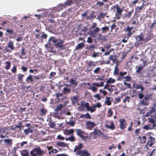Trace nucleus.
I'll return each instance as SVG.
<instances>
[{
  "instance_id": "f257e3e1",
  "label": "nucleus",
  "mask_w": 156,
  "mask_h": 156,
  "mask_svg": "<svg viewBox=\"0 0 156 156\" xmlns=\"http://www.w3.org/2000/svg\"><path fill=\"white\" fill-rule=\"evenodd\" d=\"M44 154V151L43 150H41V148L39 147L34 149L30 152L31 155L33 156H41Z\"/></svg>"
},
{
  "instance_id": "f03ea898",
  "label": "nucleus",
  "mask_w": 156,
  "mask_h": 156,
  "mask_svg": "<svg viewBox=\"0 0 156 156\" xmlns=\"http://www.w3.org/2000/svg\"><path fill=\"white\" fill-rule=\"evenodd\" d=\"M115 8H116L117 10V12L115 14L116 18L117 19L119 20L122 16V10L119 8L118 5L115 6Z\"/></svg>"
},
{
  "instance_id": "7ed1b4c3",
  "label": "nucleus",
  "mask_w": 156,
  "mask_h": 156,
  "mask_svg": "<svg viewBox=\"0 0 156 156\" xmlns=\"http://www.w3.org/2000/svg\"><path fill=\"white\" fill-rule=\"evenodd\" d=\"M133 29V27L127 26L124 30L125 32L127 33V36L128 37H130L134 32V31H132Z\"/></svg>"
},
{
  "instance_id": "20e7f679",
  "label": "nucleus",
  "mask_w": 156,
  "mask_h": 156,
  "mask_svg": "<svg viewBox=\"0 0 156 156\" xmlns=\"http://www.w3.org/2000/svg\"><path fill=\"white\" fill-rule=\"evenodd\" d=\"M77 135L79 136H88V134L82 131L81 129H76L75 130Z\"/></svg>"
},
{
  "instance_id": "39448f33",
  "label": "nucleus",
  "mask_w": 156,
  "mask_h": 156,
  "mask_svg": "<svg viewBox=\"0 0 156 156\" xmlns=\"http://www.w3.org/2000/svg\"><path fill=\"white\" fill-rule=\"evenodd\" d=\"M64 41L61 39H57L55 45L58 48H61L63 49H64V47L63 46V43Z\"/></svg>"
},
{
  "instance_id": "423d86ee",
  "label": "nucleus",
  "mask_w": 156,
  "mask_h": 156,
  "mask_svg": "<svg viewBox=\"0 0 156 156\" xmlns=\"http://www.w3.org/2000/svg\"><path fill=\"white\" fill-rule=\"evenodd\" d=\"M76 154H78L80 156H90V154L86 150H78L76 153Z\"/></svg>"
},
{
  "instance_id": "0eeeda50",
  "label": "nucleus",
  "mask_w": 156,
  "mask_h": 156,
  "mask_svg": "<svg viewBox=\"0 0 156 156\" xmlns=\"http://www.w3.org/2000/svg\"><path fill=\"white\" fill-rule=\"evenodd\" d=\"M7 47L11 49L10 50L6 47L5 49V50L6 52H10L11 51V50L13 51L14 50V47L13 45V43L11 41L8 42L7 44Z\"/></svg>"
},
{
  "instance_id": "6e6552de",
  "label": "nucleus",
  "mask_w": 156,
  "mask_h": 156,
  "mask_svg": "<svg viewBox=\"0 0 156 156\" xmlns=\"http://www.w3.org/2000/svg\"><path fill=\"white\" fill-rule=\"evenodd\" d=\"M106 123L105 125V126L108 128L113 130L115 129V126L114 125L113 122L111 121H106Z\"/></svg>"
},
{
  "instance_id": "1a4fd4ad",
  "label": "nucleus",
  "mask_w": 156,
  "mask_h": 156,
  "mask_svg": "<svg viewBox=\"0 0 156 156\" xmlns=\"http://www.w3.org/2000/svg\"><path fill=\"white\" fill-rule=\"evenodd\" d=\"M149 96H146L144 99L140 101V103L144 106L148 105L150 102Z\"/></svg>"
},
{
  "instance_id": "9d476101",
  "label": "nucleus",
  "mask_w": 156,
  "mask_h": 156,
  "mask_svg": "<svg viewBox=\"0 0 156 156\" xmlns=\"http://www.w3.org/2000/svg\"><path fill=\"white\" fill-rule=\"evenodd\" d=\"M96 124L94 122L90 121H87L86 122V126L87 128L89 129H91L93 128Z\"/></svg>"
},
{
  "instance_id": "9b49d317",
  "label": "nucleus",
  "mask_w": 156,
  "mask_h": 156,
  "mask_svg": "<svg viewBox=\"0 0 156 156\" xmlns=\"http://www.w3.org/2000/svg\"><path fill=\"white\" fill-rule=\"evenodd\" d=\"M120 122V127L121 129H124L126 128V122L125 119H121L119 120Z\"/></svg>"
},
{
  "instance_id": "f8f14e48",
  "label": "nucleus",
  "mask_w": 156,
  "mask_h": 156,
  "mask_svg": "<svg viewBox=\"0 0 156 156\" xmlns=\"http://www.w3.org/2000/svg\"><path fill=\"white\" fill-rule=\"evenodd\" d=\"M9 130L8 129L5 128L0 129V136H5L8 134Z\"/></svg>"
},
{
  "instance_id": "ddd939ff",
  "label": "nucleus",
  "mask_w": 156,
  "mask_h": 156,
  "mask_svg": "<svg viewBox=\"0 0 156 156\" xmlns=\"http://www.w3.org/2000/svg\"><path fill=\"white\" fill-rule=\"evenodd\" d=\"M147 62V61L146 60L143 61V64L141 66H140L136 70V72L137 73H140L141 72V71L143 69V68L146 66Z\"/></svg>"
},
{
  "instance_id": "4468645a",
  "label": "nucleus",
  "mask_w": 156,
  "mask_h": 156,
  "mask_svg": "<svg viewBox=\"0 0 156 156\" xmlns=\"http://www.w3.org/2000/svg\"><path fill=\"white\" fill-rule=\"evenodd\" d=\"M69 82L70 83V86H73V87H75L78 85L77 82L73 78L70 79Z\"/></svg>"
},
{
  "instance_id": "2eb2a0df",
  "label": "nucleus",
  "mask_w": 156,
  "mask_h": 156,
  "mask_svg": "<svg viewBox=\"0 0 156 156\" xmlns=\"http://www.w3.org/2000/svg\"><path fill=\"white\" fill-rule=\"evenodd\" d=\"M97 64L96 62H94L93 61H89L87 63V69L91 67L92 66H95Z\"/></svg>"
},
{
  "instance_id": "dca6fc26",
  "label": "nucleus",
  "mask_w": 156,
  "mask_h": 156,
  "mask_svg": "<svg viewBox=\"0 0 156 156\" xmlns=\"http://www.w3.org/2000/svg\"><path fill=\"white\" fill-rule=\"evenodd\" d=\"M33 131V128L32 127H28L27 129H24L23 132L25 135H28L29 133H31Z\"/></svg>"
},
{
  "instance_id": "f3484780",
  "label": "nucleus",
  "mask_w": 156,
  "mask_h": 156,
  "mask_svg": "<svg viewBox=\"0 0 156 156\" xmlns=\"http://www.w3.org/2000/svg\"><path fill=\"white\" fill-rule=\"evenodd\" d=\"M74 132V130L73 129H71L70 130L66 129L64 130V133L65 135H67L73 134Z\"/></svg>"
},
{
  "instance_id": "a211bd4d",
  "label": "nucleus",
  "mask_w": 156,
  "mask_h": 156,
  "mask_svg": "<svg viewBox=\"0 0 156 156\" xmlns=\"http://www.w3.org/2000/svg\"><path fill=\"white\" fill-rule=\"evenodd\" d=\"M96 110V108L94 106V105L93 106L90 107L89 105H88V107L87 108V111H90L91 112H94Z\"/></svg>"
},
{
  "instance_id": "6ab92c4d",
  "label": "nucleus",
  "mask_w": 156,
  "mask_h": 156,
  "mask_svg": "<svg viewBox=\"0 0 156 156\" xmlns=\"http://www.w3.org/2000/svg\"><path fill=\"white\" fill-rule=\"evenodd\" d=\"M4 142L8 146H11L12 144V140L11 139H5Z\"/></svg>"
},
{
  "instance_id": "aec40b11",
  "label": "nucleus",
  "mask_w": 156,
  "mask_h": 156,
  "mask_svg": "<svg viewBox=\"0 0 156 156\" xmlns=\"http://www.w3.org/2000/svg\"><path fill=\"white\" fill-rule=\"evenodd\" d=\"M22 123L21 122H19L18 125H16L15 126L14 128H12V129H16L19 128V130L20 131H21L22 130Z\"/></svg>"
},
{
  "instance_id": "412c9836",
  "label": "nucleus",
  "mask_w": 156,
  "mask_h": 156,
  "mask_svg": "<svg viewBox=\"0 0 156 156\" xmlns=\"http://www.w3.org/2000/svg\"><path fill=\"white\" fill-rule=\"evenodd\" d=\"M56 144L58 146L62 147H67L68 144H66L62 142H57Z\"/></svg>"
},
{
  "instance_id": "4be33fe9",
  "label": "nucleus",
  "mask_w": 156,
  "mask_h": 156,
  "mask_svg": "<svg viewBox=\"0 0 156 156\" xmlns=\"http://www.w3.org/2000/svg\"><path fill=\"white\" fill-rule=\"evenodd\" d=\"M83 146V145L80 143L77 146H76L74 148V152H77V150H80V149H81Z\"/></svg>"
},
{
  "instance_id": "5701e85b",
  "label": "nucleus",
  "mask_w": 156,
  "mask_h": 156,
  "mask_svg": "<svg viewBox=\"0 0 156 156\" xmlns=\"http://www.w3.org/2000/svg\"><path fill=\"white\" fill-rule=\"evenodd\" d=\"M47 112V110L45 109V108H42L40 109L39 113L41 115H44L46 114Z\"/></svg>"
},
{
  "instance_id": "b1692460",
  "label": "nucleus",
  "mask_w": 156,
  "mask_h": 156,
  "mask_svg": "<svg viewBox=\"0 0 156 156\" xmlns=\"http://www.w3.org/2000/svg\"><path fill=\"white\" fill-rule=\"evenodd\" d=\"M84 47V44L83 43H80L78 44L76 47V49L78 50L79 49H82Z\"/></svg>"
},
{
  "instance_id": "393cba45",
  "label": "nucleus",
  "mask_w": 156,
  "mask_h": 156,
  "mask_svg": "<svg viewBox=\"0 0 156 156\" xmlns=\"http://www.w3.org/2000/svg\"><path fill=\"white\" fill-rule=\"evenodd\" d=\"M81 140L84 141L86 143H88L91 141L90 137H81Z\"/></svg>"
},
{
  "instance_id": "a878e982",
  "label": "nucleus",
  "mask_w": 156,
  "mask_h": 156,
  "mask_svg": "<svg viewBox=\"0 0 156 156\" xmlns=\"http://www.w3.org/2000/svg\"><path fill=\"white\" fill-rule=\"evenodd\" d=\"M89 104L88 103H84L83 101L81 102L80 105L84 108H86V110L87 111V108L88 107Z\"/></svg>"
},
{
  "instance_id": "bb28decb",
  "label": "nucleus",
  "mask_w": 156,
  "mask_h": 156,
  "mask_svg": "<svg viewBox=\"0 0 156 156\" xmlns=\"http://www.w3.org/2000/svg\"><path fill=\"white\" fill-rule=\"evenodd\" d=\"M5 64L6 66H5V69L8 70L10 68L11 63L9 61H6L5 62Z\"/></svg>"
},
{
  "instance_id": "cd10ccee",
  "label": "nucleus",
  "mask_w": 156,
  "mask_h": 156,
  "mask_svg": "<svg viewBox=\"0 0 156 156\" xmlns=\"http://www.w3.org/2000/svg\"><path fill=\"white\" fill-rule=\"evenodd\" d=\"M63 92L64 94H67L70 92V89L69 88H67L66 87L63 88Z\"/></svg>"
},
{
  "instance_id": "c85d7f7f",
  "label": "nucleus",
  "mask_w": 156,
  "mask_h": 156,
  "mask_svg": "<svg viewBox=\"0 0 156 156\" xmlns=\"http://www.w3.org/2000/svg\"><path fill=\"white\" fill-rule=\"evenodd\" d=\"M106 101H105V103L107 105H110L112 104V102L110 101V98L108 97H106Z\"/></svg>"
},
{
  "instance_id": "c756f323",
  "label": "nucleus",
  "mask_w": 156,
  "mask_h": 156,
  "mask_svg": "<svg viewBox=\"0 0 156 156\" xmlns=\"http://www.w3.org/2000/svg\"><path fill=\"white\" fill-rule=\"evenodd\" d=\"M93 85L98 87H102L104 86V82H101L100 84H98L96 82H94L92 83Z\"/></svg>"
},
{
  "instance_id": "7c9ffc66",
  "label": "nucleus",
  "mask_w": 156,
  "mask_h": 156,
  "mask_svg": "<svg viewBox=\"0 0 156 156\" xmlns=\"http://www.w3.org/2000/svg\"><path fill=\"white\" fill-rule=\"evenodd\" d=\"M107 14V13L106 12L105 13H103L101 12L99 13L98 17L99 19L103 18L106 16Z\"/></svg>"
},
{
  "instance_id": "2f4dec72",
  "label": "nucleus",
  "mask_w": 156,
  "mask_h": 156,
  "mask_svg": "<svg viewBox=\"0 0 156 156\" xmlns=\"http://www.w3.org/2000/svg\"><path fill=\"white\" fill-rule=\"evenodd\" d=\"M89 11L87 10L84 13L82 14L81 15L82 17H84L86 19H90L91 17L87 16V12H88Z\"/></svg>"
},
{
  "instance_id": "473e14b6",
  "label": "nucleus",
  "mask_w": 156,
  "mask_h": 156,
  "mask_svg": "<svg viewBox=\"0 0 156 156\" xmlns=\"http://www.w3.org/2000/svg\"><path fill=\"white\" fill-rule=\"evenodd\" d=\"M115 81V79H113L112 78L110 77L106 81V83H114Z\"/></svg>"
},
{
  "instance_id": "72a5a7b5",
  "label": "nucleus",
  "mask_w": 156,
  "mask_h": 156,
  "mask_svg": "<svg viewBox=\"0 0 156 156\" xmlns=\"http://www.w3.org/2000/svg\"><path fill=\"white\" fill-rule=\"evenodd\" d=\"M136 40L138 41H143L144 40L143 35L142 34V35H139L136 37Z\"/></svg>"
},
{
  "instance_id": "f704fd0d",
  "label": "nucleus",
  "mask_w": 156,
  "mask_h": 156,
  "mask_svg": "<svg viewBox=\"0 0 156 156\" xmlns=\"http://www.w3.org/2000/svg\"><path fill=\"white\" fill-rule=\"evenodd\" d=\"M113 112L112 111L111 108H109L107 112V116L108 117H111L112 115Z\"/></svg>"
},
{
  "instance_id": "c9c22d12",
  "label": "nucleus",
  "mask_w": 156,
  "mask_h": 156,
  "mask_svg": "<svg viewBox=\"0 0 156 156\" xmlns=\"http://www.w3.org/2000/svg\"><path fill=\"white\" fill-rule=\"evenodd\" d=\"M122 79H125V80H124V82L125 81L126 82H130L131 80V78L130 77V76H124L123 77Z\"/></svg>"
},
{
  "instance_id": "e433bc0d",
  "label": "nucleus",
  "mask_w": 156,
  "mask_h": 156,
  "mask_svg": "<svg viewBox=\"0 0 156 156\" xmlns=\"http://www.w3.org/2000/svg\"><path fill=\"white\" fill-rule=\"evenodd\" d=\"M26 81H30L31 82H33L34 81L32 78V76L30 74L27 78L26 80Z\"/></svg>"
},
{
  "instance_id": "4c0bfd02",
  "label": "nucleus",
  "mask_w": 156,
  "mask_h": 156,
  "mask_svg": "<svg viewBox=\"0 0 156 156\" xmlns=\"http://www.w3.org/2000/svg\"><path fill=\"white\" fill-rule=\"evenodd\" d=\"M114 75H118L119 74V70L117 66H115V69L114 71Z\"/></svg>"
},
{
  "instance_id": "58836bf2",
  "label": "nucleus",
  "mask_w": 156,
  "mask_h": 156,
  "mask_svg": "<svg viewBox=\"0 0 156 156\" xmlns=\"http://www.w3.org/2000/svg\"><path fill=\"white\" fill-rule=\"evenodd\" d=\"M24 75L23 74H21L19 73L18 75L17 79L19 81H22L23 78L24 76Z\"/></svg>"
},
{
  "instance_id": "ea45409f",
  "label": "nucleus",
  "mask_w": 156,
  "mask_h": 156,
  "mask_svg": "<svg viewBox=\"0 0 156 156\" xmlns=\"http://www.w3.org/2000/svg\"><path fill=\"white\" fill-rule=\"evenodd\" d=\"M72 102L74 103H77L78 101V97L76 96H73L72 100Z\"/></svg>"
},
{
  "instance_id": "a19ab883",
  "label": "nucleus",
  "mask_w": 156,
  "mask_h": 156,
  "mask_svg": "<svg viewBox=\"0 0 156 156\" xmlns=\"http://www.w3.org/2000/svg\"><path fill=\"white\" fill-rule=\"evenodd\" d=\"M62 104L58 105L56 108V112H58L61 111L62 110Z\"/></svg>"
},
{
  "instance_id": "79ce46f5",
  "label": "nucleus",
  "mask_w": 156,
  "mask_h": 156,
  "mask_svg": "<svg viewBox=\"0 0 156 156\" xmlns=\"http://www.w3.org/2000/svg\"><path fill=\"white\" fill-rule=\"evenodd\" d=\"M21 154L22 156H28V152L27 150L23 151L21 152Z\"/></svg>"
},
{
  "instance_id": "37998d69",
  "label": "nucleus",
  "mask_w": 156,
  "mask_h": 156,
  "mask_svg": "<svg viewBox=\"0 0 156 156\" xmlns=\"http://www.w3.org/2000/svg\"><path fill=\"white\" fill-rule=\"evenodd\" d=\"M6 32L8 34L12 35L13 33V30L12 29L10 30L9 29H7Z\"/></svg>"
},
{
  "instance_id": "c03bdc74",
  "label": "nucleus",
  "mask_w": 156,
  "mask_h": 156,
  "mask_svg": "<svg viewBox=\"0 0 156 156\" xmlns=\"http://www.w3.org/2000/svg\"><path fill=\"white\" fill-rule=\"evenodd\" d=\"M75 122L73 121H72L70 120L69 122H66V124L69 125L71 126H74L75 124Z\"/></svg>"
},
{
  "instance_id": "a18cd8bd",
  "label": "nucleus",
  "mask_w": 156,
  "mask_h": 156,
  "mask_svg": "<svg viewBox=\"0 0 156 156\" xmlns=\"http://www.w3.org/2000/svg\"><path fill=\"white\" fill-rule=\"evenodd\" d=\"M131 15V11L129 12L128 14L125 13L124 14V17L130 18Z\"/></svg>"
},
{
  "instance_id": "49530a36",
  "label": "nucleus",
  "mask_w": 156,
  "mask_h": 156,
  "mask_svg": "<svg viewBox=\"0 0 156 156\" xmlns=\"http://www.w3.org/2000/svg\"><path fill=\"white\" fill-rule=\"evenodd\" d=\"M101 71V68L99 67H97L94 70V73L95 74H98Z\"/></svg>"
},
{
  "instance_id": "de8ad7c7",
  "label": "nucleus",
  "mask_w": 156,
  "mask_h": 156,
  "mask_svg": "<svg viewBox=\"0 0 156 156\" xmlns=\"http://www.w3.org/2000/svg\"><path fill=\"white\" fill-rule=\"evenodd\" d=\"M57 39H56L54 37H52L50 38L49 41H52L53 43L55 44Z\"/></svg>"
},
{
  "instance_id": "09e8293b",
  "label": "nucleus",
  "mask_w": 156,
  "mask_h": 156,
  "mask_svg": "<svg viewBox=\"0 0 156 156\" xmlns=\"http://www.w3.org/2000/svg\"><path fill=\"white\" fill-rule=\"evenodd\" d=\"M95 45L94 44L90 45L87 48V49L94 51V49L95 48Z\"/></svg>"
},
{
  "instance_id": "8fccbe9b",
  "label": "nucleus",
  "mask_w": 156,
  "mask_h": 156,
  "mask_svg": "<svg viewBox=\"0 0 156 156\" xmlns=\"http://www.w3.org/2000/svg\"><path fill=\"white\" fill-rule=\"evenodd\" d=\"M100 30V29L98 27H96V28L94 30H91V32H92L94 33L95 34H96L97 33H98V32H99Z\"/></svg>"
},
{
  "instance_id": "3c124183",
  "label": "nucleus",
  "mask_w": 156,
  "mask_h": 156,
  "mask_svg": "<svg viewBox=\"0 0 156 156\" xmlns=\"http://www.w3.org/2000/svg\"><path fill=\"white\" fill-rule=\"evenodd\" d=\"M109 29V27L107 26H105L101 28V30L103 32H104L105 31H108Z\"/></svg>"
},
{
  "instance_id": "603ef678",
  "label": "nucleus",
  "mask_w": 156,
  "mask_h": 156,
  "mask_svg": "<svg viewBox=\"0 0 156 156\" xmlns=\"http://www.w3.org/2000/svg\"><path fill=\"white\" fill-rule=\"evenodd\" d=\"M88 89H91L92 91L94 92H95L97 90V88L94 87H88Z\"/></svg>"
},
{
  "instance_id": "864d4df0",
  "label": "nucleus",
  "mask_w": 156,
  "mask_h": 156,
  "mask_svg": "<svg viewBox=\"0 0 156 156\" xmlns=\"http://www.w3.org/2000/svg\"><path fill=\"white\" fill-rule=\"evenodd\" d=\"M49 125L50 127L51 128H53L55 126V123L54 122L50 121L49 123Z\"/></svg>"
},
{
  "instance_id": "5fc2aeb1",
  "label": "nucleus",
  "mask_w": 156,
  "mask_h": 156,
  "mask_svg": "<svg viewBox=\"0 0 156 156\" xmlns=\"http://www.w3.org/2000/svg\"><path fill=\"white\" fill-rule=\"evenodd\" d=\"M66 140H69L71 142L74 141L75 140V137H68L66 138Z\"/></svg>"
},
{
  "instance_id": "6e6d98bb",
  "label": "nucleus",
  "mask_w": 156,
  "mask_h": 156,
  "mask_svg": "<svg viewBox=\"0 0 156 156\" xmlns=\"http://www.w3.org/2000/svg\"><path fill=\"white\" fill-rule=\"evenodd\" d=\"M120 76L122 77V78H123L124 75H126L127 74V72H120L119 73Z\"/></svg>"
},
{
  "instance_id": "4d7b16f0",
  "label": "nucleus",
  "mask_w": 156,
  "mask_h": 156,
  "mask_svg": "<svg viewBox=\"0 0 156 156\" xmlns=\"http://www.w3.org/2000/svg\"><path fill=\"white\" fill-rule=\"evenodd\" d=\"M85 118L87 119H90L91 117L90 114L89 113H87L85 114Z\"/></svg>"
},
{
  "instance_id": "13d9d810",
  "label": "nucleus",
  "mask_w": 156,
  "mask_h": 156,
  "mask_svg": "<svg viewBox=\"0 0 156 156\" xmlns=\"http://www.w3.org/2000/svg\"><path fill=\"white\" fill-rule=\"evenodd\" d=\"M73 3L72 0H69L67 1L66 2H65V4L66 6H69Z\"/></svg>"
},
{
  "instance_id": "bf43d9fd",
  "label": "nucleus",
  "mask_w": 156,
  "mask_h": 156,
  "mask_svg": "<svg viewBox=\"0 0 156 156\" xmlns=\"http://www.w3.org/2000/svg\"><path fill=\"white\" fill-rule=\"evenodd\" d=\"M57 150L56 149H54L51 151H49L48 152V153L50 154H51L52 153H55V154L56 153H57Z\"/></svg>"
},
{
  "instance_id": "052dcab7",
  "label": "nucleus",
  "mask_w": 156,
  "mask_h": 156,
  "mask_svg": "<svg viewBox=\"0 0 156 156\" xmlns=\"http://www.w3.org/2000/svg\"><path fill=\"white\" fill-rule=\"evenodd\" d=\"M25 49L24 47H22V50L21 51V54L23 55H26V52L25 51Z\"/></svg>"
},
{
  "instance_id": "680f3d73",
  "label": "nucleus",
  "mask_w": 156,
  "mask_h": 156,
  "mask_svg": "<svg viewBox=\"0 0 156 156\" xmlns=\"http://www.w3.org/2000/svg\"><path fill=\"white\" fill-rule=\"evenodd\" d=\"M123 84H124V85H126L127 86L126 87L127 88H130V89H131L132 88L131 86V85L130 84L127 83L126 82H124Z\"/></svg>"
},
{
  "instance_id": "e2e57ef3",
  "label": "nucleus",
  "mask_w": 156,
  "mask_h": 156,
  "mask_svg": "<svg viewBox=\"0 0 156 156\" xmlns=\"http://www.w3.org/2000/svg\"><path fill=\"white\" fill-rule=\"evenodd\" d=\"M17 68L16 66H13L12 69L11 70L12 72V73H16Z\"/></svg>"
},
{
  "instance_id": "0e129e2a",
  "label": "nucleus",
  "mask_w": 156,
  "mask_h": 156,
  "mask_svg": "<svg viewBox=\"0 0 156 156\" xmlns=\"http://www.w3.org/2000/svg\"><path fill=\"white\" fill-rule=\"evenodd\" d=\"M100 54V52H97L95 53V51H94V53L93 55L92 56L94 58H96L97 57V56H99L98 55Z\"/></svg>"
},
{
  "instance_id": "69168bd1",
  "label": "nucleus",
  "mask_w": 156,
  "mask_h": 156,
  "mask_svg": "<svg viewBox=\"0 0 156 156\" xmlns=\"http://www.w3.org/2000/svg\"><path fill=\"white\" fill-rule=\"evenodd\" d=\"M94 97L95 98H97L98 100H100L101 99V98L99 94H96L94 95Z\"/></svg>"
},
{
  "instance_id": "338daca9",
  "label": "nucleus",
  "mask_w": 156,
  "mask_h": 156,
  "mask_svg": "<svg viewBox=\"0 0 156 156\" xmlns=\"http://www.w3.org/2000/svg\"><path fill=\"white\" fill-rule=\"evenodd\" d=\"M99 92L100 93H102L104 96L108 94V92L106 91L102 90L101 89L99 90Z\"/></svg>"
},
{
  "instance_id": "774afa93",
  "label": "nucleus",
  "mask_w": 156,
  "mask_h": 156,
  "mask_svg": "<svg viewBox=\"0 0 156 156\" xmlns=\"http://www.w3.org/2000/svg\"><path fill=\"white\" fill-rule=\"evenodd\" d=\"M138 96L140 99H142L144 96V95L141 93H139Z\"/></svg>"
}]
</instances>
